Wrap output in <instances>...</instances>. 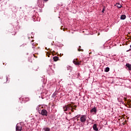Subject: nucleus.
<instances>
[{"label":"nucleus","instance_id":"nucleus-26","mask_svg":"<svg viewBox=\"0 0 131 131\" xmlns=\"http://www.w3.org/2000/svg\"><path fill=\"white\" fill-rule=\"evenodd\" d=\"M70 110L72 111V112H74V110H76V108H73L72 105V108Z\"/></svg>","mask_w":131,"mask_h":131},{"label":"nucleus","instance_id":"nucleus-19","mask_svg":"<svg viewBox=\"0 0 131 131\" xmlns=\"http://www.w3.org/2000/svg\"><path fill=\"white\" fill-rule=\"evenodd\" d=\"M125 19H126V15L124 14H122V15H121V17H120L121 20H125Z\"/></svg>","mask_w":131,"mask_h":131},{"label":"nucleus","instance_id":"nucleus-7","mask_svg":"<svg viewBox=\"0 0 131 131\" xmlns=\"http://www.w3.org/2000/svg\"><path fill=\"white\" fill-rule=\"evenodd\" d=\"M47 72L48 73V74H49V75H51L52 74H53L54 71H53V69H52V68H51L50 67H49L48 70H47Z\"/></svg>","mask_w":131,"mask_h":131},{"label":"nucleus","instance_id":"nucleus-25","mask_svg":"<svg viewBox=\"0 0 131 131\" xmlns=\"http://www.w3.org/2000/svg\"><path fill=\"white\" fill-rule=\"evenodd\" d=\"M105 10H106V7L103 6L102 10V14H104L105 12Z\"/></svg>","mask_w":131,"mask_h":131},{"label":"nucleus","instance_id":"nucleus-46","mask_svg":"<svg viewBox=\"0 0 131 131\" xmlns=\"http://www.w3.org/2000/svg\"><path fill=\"white\" fill-rule=\"evenodd\" d=\"M114 56H116V55H114Z\"/></svg>","mask_w":131,"mask_h":131},{"label":"nucleus","instance_id":"nucleus-40","mask_svg":"<svg viewBox=\"0 0 131 131\" xmlns=\"http://www.w3.org/2000/svg\"><path fill=\"white\" fill-rule=\"evenodd\" d=\"M69 114H71V112H70V113H69Z\"/></svg>","mask_w":131,"mask_h":131},{"label":"nucleus","instance_id":"nucleus-31","mask_svg":"<svg viewBox=\"0 0 131 131\" xmlns=\"http://www.w3.org/2000/svg\"><path fill=\"white\" fill-rule=\"evenodd\" d=\"M131 50V49H129V50H127L126 52H129V51Z\"/></svg>","mask_w":131,"mask_h":131},{"label":"nucleus","instance_id":"nucleus-6","mask_svg":"<svg viewBox=\"0 0 131 131\" xmlns=\"http://www.w3.org/2000/svg\"><path fill=\"white\" fill-rule=\"evenodd\" d=\"M19 100L21 101V103H26V102H28V101H29V98L23 96L19 98Z\"/></svg>","mask_w":131,"mask_h":131},{"label":"nucleus","instance_id":"nucleus-36","mask_svg":"<svg viewBox=\"0 0 131 131\" xmlns=\"http://www.w3.org/2000/svg\"><path fill=\"white\" fill-rule=\"evenodd\" d=\"M39 108V107L37 106V107L36 108V110H37V109Z\"/></svg>","mask_w":131,"mask_h":131},{"label":"nucleus","instance_id":"nucleus-45","mask_svg":"<svg viewBox=\"0 0 131 131\" xmlns=\"http://www.w3.org/2000/svg\"><path fill=\"white\" fill-rule=\"evenodd\" d=\"M32 41H33V40H32Z\"/></svg>","mask_w":131,"mask_h":131},{"label":"nucleus","instance_id":"nucleus-2","mask_svg":"<svg viewBox=\"0 0 131 131\" xmlns=\"http://www.w3.org/2000/svg\"><path fill=\"white\" fill-rule=\"evenodd\" d=\"M87 116L86 115H81V117H80V121L82 123V124H84L85 122L86 121Z\"/></svg>","mask_w":131,"mask_h":131},{"label":"nucleus","instance_id":"nucleus-4","mask_svg":"<svg viewBox=\"0 0 131 131\" xmlns=\"http://www.w3.org/2000/svg\"><path fill=\"white\" fill-rule=\"evenodd\" d=\"M72 105L70 104L66 105L63 107V111L64 112L70 111V110L72 109Z\"/></svg>","mask_w":131,"mask_h":131},{"label":"nucleus","instance_id":"nucleus-10","mask_svg":"<svg viewBox=\"0 0 131 131\" xmlns=\"http://www.w3.org/2000/svg\"><path fill=\"white\" fill-rule=\"evenodd\" d=\"M90 113H93V114H97V107H94L92 108L90 111Z\"/></svg>","mask_w":131,"mask_h":131},{"label":"nucleus","instance_id":"nucleus-18","mask_svg":"<svg viewBox=\"0 0 131 131\" xmlns=\"http://www.w3.org/2000/svg\"><path fill=\"white\" fill-rule=\"evenodd\" d=\"M115 6H116V7H117L119 9H121V8H122V5H121L120 3H116Z\"/></svg>","mask_w":131,"mask_h":131},{"label":"nucleus","instance_id":"nucleus-23","mask_svg":"<svg viewBox=\"0 0 131 131\" xmlns=\"http://www.w3.org/2000/svg\"><path fill=\"white\" fill-rule=\"evenodd\" d=\"M22 110V106H17L16 107V111L20 112Z\"/></svg>","mask_w":131,"mask_h":131},{"label":"nucleus","instance_id":"nucleus-12","mask_svg":"<svg viewBox=\"0 0 131 131\" xmlns=\"http://www.w3.org/2000/svg\"><path fill=\"white\" fill-rule=\"evenodd\" d=\"M32 57H34V58H37V56H35L34 54H33L31 57H29L28 61L29 62H31V63H32Z\"/></svg>","mask_w":131,"mask_h":131},{"label":"nucleus","instance_id":"nucleus-21","mask_svg":"<svg viewBox=\"0 0 131 131\" xmlns=\"http://www.w3.org/2000/svg\"><path fill=\"white\" fill-rule=\"evenodd\" d=\"M81 117V115H77V116L74 117L73 118V119H78V118H80V117Z\"/></svg>","mask_w":131,"mask_h":131},{"label":"nucleus","instance_id":"nucleus-22","mask_svg":"<svg viewBox=\"0 0 131 131\" xmlns=\"http://www.w3.org/2000/svg\"><path fill=\"white\" fill-rule=\"evenodd\" d=\"M73 68L72 67L70 66H68L67 67V70H69L70 71H71V70H72Z\"/></svg>","mask_w":131,"mask_h":131},{"label":"nucleus","instance_id":"nucleus-17","mask_svg":"<svg viewBox=\"0 0 131 131\" xmlns=\"http://www.w3.org/2000/svg\"><path fill=\"white\" fill-rule=\"evenodd\" d=\"M42 131H51V128L49 127H44L42 128Z\"/></svg>","mask_w":131,"mask_h":131},{"label":"nucleus","instance_id":"nucleus-32","mask_svg":"<svg viewBox=\"0 0 131 131\" xmlns=\"http://www.w3.org/2000/svg\"><path fill=\"white\" fill-rule=\"evenodd\" d=\"M52 37H53V35H51V36H50V37H49V38H52Z\"/></svg>","mask_w":131,"mask_h":131},{"label":"nucleus","instance_id":"nucleus-38","mask_svg":"<svg viewBox=\"0 0 131 131\" xmlns=\"http://www.w3.org/2000/svg\"><path fill=\"white\" fill-rule=\"evenodd\" d=\"M16 34V32H15L14 35Z\"/></svg>","mask_w":131,"mask_h":131},{"label":"nucleus","instance_id":"nucleus-34","mask_svg":"<svg viewBox=\"0 0 131 131\" xmlns=\"http://www.w3.org/2000/svg\"><path fill=\"white\" fill-rule=\"evenodd\" d=\"M35 46H33L32 47V49H35Z\"/></svg>","mask_w":131,"mask_h":131},{"label":"nucleus","instance_id":"nucleus-37","mask_svg":"<svg viewBox=\"0 0 131 131\" xmlns=\"http://www.w3.org/2000/svg\"><path fill=\"white\" fill-rule=\"evenodd\" d=\"M55 106V104L52 105V107H53V106Z\"/></svg>","mask_w":131,"mask_h":131},{"label":"nucleus","instance_id":"nucleus-11","mask_svg":"<svg viewBox=\"0 0 131 131\" xmlns=\"http://www.w3.org/2000/svg\"><path fill=\"white\" fill-rule=\"evenodd\" d=\"M74 77H75L76 78H78L79 76H80V73L77 72H74L73 74Z\"/></svg>","mask_w":131,"mask_h":131},{"label":"nucleus","instance_id":"nucleus-33","mask_svg":"<svg viewBox=\"0 0 131 131\" xmlns=\"http://www.w3.org/2000/svg\"><path fill=\"white\" fill-rule=\"evenodd\" d=\"M6 81H8V77H6Z\"/></svg>","mask_w":131,"mask_h":131},{"label":"nucleus","instance_id":"nucleus-30","mask_svg":"<svg viewBox=\"0 0 131 131\" xmlns=\"http://www.w3.org/2000/svg\"><path fill=\"white\" fill-rule=\"evenodd\" d=\"M32 46L33 47H34V46H35L34 43H32Z\"/></svg>","mask_w":131,"mask_h":131},{"label":"nucleus","instance_id":"nucleus-20","mask_svg":"<svg viewBox=\"0 0 131 131\" xmlns=\"http://www.w3.org/2000/svg\"><path fill=\"white\" fill-rule=\"evenodd\" d=\"M53 61H54V62H57V61H58L59 60V57L54 56L53 57Z\"/></svg>","mask_w":131,"mask_h":131},{"label":"nucleus","instance_id":"nucleus-5","mask_svg":"<svg viewBox=\"0 0 131 131\" xmlns=\"http://www.w3.org/2000/svg\"><path fill=\"white\" fill-rule=\"evenodd\" d=\"M37 3L39 8H41V9H42V8L45 7V2L43 1H41V0L37 1Z\"/></svg>","mask_w":131,"mask_h":131},{"label":"nucleus","instance_id":"nucleus-14","mask_svg":"<svg viewBox=\"0 0 131 131\" xmlns=\"http://www.w3.org/2000/svg\"><path fill=\"white\" fill-rule=\"evenodd\" d=\"M125 66L126 67H127V68H128V70H129V71H131V64H129V63H126Z\"/></svg>","mask_w":131,"mask_h":131},{"label":"nucleus","instance_id":"nucleus-28","mask_svg":"<svg viewBox=\"0 0 131 131\" xmlns=\"http://www.w3.org/2000/svg\"><path fill=\"white\" fill-rule=\"evenodd\" d=\"M78 52H80L81 51L82 52H83V50L81 49H78Z\"/></svg>","mask_w":131,"mask_h":131},{"label":"nucleus","instance_id":"nucleus-15","mask_svg":"<svg viewBox=\"0 0 131 131\" xmlns=\"http://www.w3.org/2000/svg\"><path fill=\"white\" fill-rule=\"evenodd\" d=\"M93 128L95 131L99 130V129L98 128V126H97V124H94L93 125Z\"/></svg>","mask_w":131,"mask_h":131},{"label":"nucleus","instance_id":"nucleus-41","mask_svg":"<svg viewBox=\"0 0 131 131\" xmlns=\"http://www.w3.org/2000/svg\"><path fill=\"white\" fill-rule=\"evenodd\" d=\"M28 38H29V39L30 38V37H29Z\"/></svg>","mask_w":131,"mask_h":131},{"label":"nucleus","instance_id":"nucleus-44","mask_svg":"<svg viewBox=\"0 0 131 131\" xmlns=\"http://www.w3.org/2000/svg\"><path fill=\"white\" fill-rule=\"evenodd\" d=\"M48 57H50V55H48Z\"/></svg>","mask_w":131,"mask_h":131},{"label":"nucleus","instance_id":"nucleus-24","mask_svg":"<svg viewBox=\"0 0 131 131\" xmlns=\"http://www.w3.org/2000/svg\"><path fill=\"white\" fill-rule=\"evenodd\" d=\"M110 71V68L106 67L104 69V72H109Z\"/></svg>","mask_w":131,"mask_h":131},{"label":"nucleus","instance_id":"nucleus-9","mask_svg":"<svg viewBox=\"0 0 131 131\" xmlns=\"http://www.w3.org/2000/svg\"><path fill=\"white\" fill-rule=\"evenodd\" d=\"M73 62L75 65H81V61H77V58L74 59Z\"/></svg>","mask_w":131,"mask_h":131},{"label":"nucleus","instance_id":"nucleus-16","mask_svg":"<svg viewBox=\"0 0 131 131\" xmlns=\"http://www.w3.org/2000/svg\"><path fill=\"white\" fill-rule=\"evenodd\" d=\"M32 20H33L34 22H35L36 21H38V18H37L35 15H33L32 17Z\"/></svg>","mask_w":131,"mask_h":131},{"label":"nucleus","instance_id":"nucleus-13","mask_svg":"<svg viewBox=\"0 0 131 131\" xmlns=\"http://www.w3.org/2000/svg\"><path fill=\"white\" fill-rule=\"evenodd\" d=\"M57 95H58V91H56L52 95V98L56 99L57 98Z\"/></svg>","mask_w":131,"mask_h":131},{"label":"nucleus","instance_id":"nucleus-42","mask_svg":"<svg viewBox=\"0 0 131 131\" xmlns=\"http://www.w3.org/2000/svg\"><path fill=\"white\" fill-rule=\"evenodd\" d=\"M125 99V100H126V98H124Z\"/></svg>","mask_w":131,"mask_h":131},{"label":"nucleus","instance_id":"nucleus-43","mask_svg":"<svg viewBox=\"0 0 131 131\" xmlns=\"http://www.w3.org/2000/svg\"><path fill=\"white\" fill-rule=\"evenodd\" d=\"M130 48H131V45H130Z\"/></svg>","mask_w":131,"mask_h":131},{"label":"nucleus","instance_id":"nucleus-8","mask_svg":"<svg viewBox=\"0 0 131 131\" xmlns=\"http://www.w3.org/2000/svg\"><path fill=\"white\" fill-rule=\"evenodd\" d=\"M16 131H21L22 130V125L21 124H16Z\"/></svg>","mask_w":131,"mask_h":131},{"label":"nucleus","instance_id":"nucleus-35","mask_svg":"<svg viewBox=\"0 0 131 131\" xmlns=\"http://www.w3.org/2000/svg\"><path fill=\"white\" fill-rule=\"evenodd\" d=\"M74 107H75V108H76V107H77V105H74Z\"/></svg>","mask_w":131,"mask_h":131},{"label":"nucleus","instance_id":"nucleus-1","mask_svg":"<svg viewBox=\"0 0 131 131\" xmlns=\"http://www.w3.org/2000/svg\"><path fill=\"white\" fill-rule=\"evenodd\" d=\"M48 95V90H43L42 92L41 93V96H39V98H41V99H46L47 98Z\"/></svg>","mask_w":131,"mask_h":131},{"label":"nucleus","instance_id":"nucleus-29","mask_svg":"<svg viewBox=\"0 0 131 131\" xmlns=\"http://www.w3.org/2000/svg\"><path fill=\"white\" fill-rule=\"evenodd\" d=\"M44 3H47V2H49V0H42Z\"/></svg>","mask_w":131,"mask_h":131},{"label":"nucleus","instance_id":"nucleus-27","mask_svg":"<svg viewBox=\"0 0 131 131\" xmlns=\"http://www.w3.org/2000/svg\"><path fill=\"white\" fill-rule=\"evenodd\" d=\"M38 12H39V13H42V8H40V9H39Z\"/></svg>","mask_w":131,"mask_h":131},{"label":"nucleus","instance_id":"nucleus-3","mask_svg":"<svg viewBox=\"0 0 131 131\" xmlns=\"http://www.w3.org/2000/svg\"><path fill=\"white\" fill-rule=\"evenodd\" d=\"M38 113L42 115V116H48V111L45 108L42 109L41 111L38 110Z\"/></svg>","mask_w":131,"mask_h":131},{"label":"nucleus","instance_id":"nucleus-39","mask_svg":"<svg viewBox=\"0 0 131 131\" xmlns=\"http://www.w3.org/2000/svg\"><path fill=\"white\" fill-rule=\"evenodd\" d=\"M42 80H43H43H45V79H42Z\"/></svg>","mask_w":131,"mask_h":131}]
</instances>
